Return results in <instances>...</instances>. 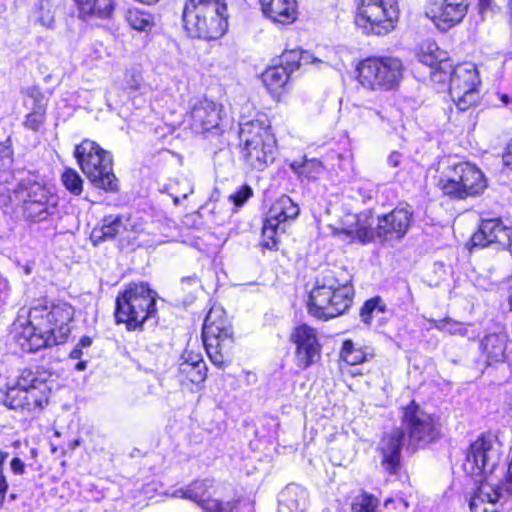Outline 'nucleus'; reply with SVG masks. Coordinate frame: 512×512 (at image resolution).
Returning <instances> with one entry per match:
<instances>
[{
    "mask_svg": "<svg viewBox=\"0 0 512 512\" xmlns=\"http://www.w3.org/2000/svg\"><path fill=\"white\" fill-rule=\"evenodd\" d=\"M3 403L10 409L32 412L42 410L48 401H37L34 403V399L31 398V392L29 390L13 385L7 388Z\"/></svg>",
    "mask_w": 512,
    "mask_h": 512,
    "instance_id": "obj_27",
    "label": "nucleus"
},
{
    "mask_svg": "<svg viewBox=\"0 0 512 512\" xmlns=\"http://www.w3.org/2000/svg\"><path fill=\"white\" fill-rule=\"evenodd\" d=\"M511 229L500 218L482 219L478 230L472 235L473 247H487L493 243L506 246L510 244Z\"/></svg>",
    "mask_w": 512,
    "mask_h": 512,
    "instance_id": "obj_19",
    "label": "nucleus"
},
{
    "mask_svg": "<svg viewBox=\"0 0 512 512\" xmlns=\"http://www.w3.org/2000/svg\"><path fill=\"white\" fill-rule=\"evenodd\" d=\"M74 309L66 302L38 304L30 308L28 320L14 323V338L25 352L59 345L68 339Z\"/></svg>",
    "mask_w": 512,
    "mask_h": 512,
    "instance_id": "obj_1",
    "label": "nucleus"
},
{
    "mask_svg": "<svg viewBox=\"0 0 512 512\" xmlns=\"http://www.w3.org/2000/svg\"><path fill=\"white\" fill-rule=\"evenodd\" d=\"M353 295L351 279L345 271H323L310 291L308 311L318 319L337 317L351 306Z\"/></svg>",
    "mask_w": 512,
    "mask_h": 512,
    "instance_id": "obj_3",
    "label": "nucleus"
},
{
    "mask_svg": "<svg viewBox=\"0 0 512 512\" xmlns=\"http://www.w3.org/2000/svg\"><path fill=\"white\" fill-rule=\"evenodd\" d=\"M74 156L88 180L99 189L107 192L118 191V180L113 172V159L92 140L85 139L75 147Z\"/></svg>",
    "mask_w": 512,
    "mask_h": 512,
    "instance_id": "obj_8",
    "label": "nucleus"
},
{
    "mask_svg": "<svg viewBox=\"0 0 512 512\" xmlns=\"http://www.w3.org/2000/svg\"><path fill=\"white\" fill-rule=\"evenodd\" d=\"M86 368H87V361H79L75 366V369L78 371H84Z\"/></svg>",
    "mask_w": 512,
    "mask_h": 512,
    "instance_id": "obj_59",
    "label": "nucleus"
},
{
    "mask_svg": "<svg viewBox=\"0 0 512 512\" xmlns=\"http://www.w3.org/2000/svg\"><path fill=\"white\" fill-rule=\"evenodd\" d=\"M291 169L299 174L300 176H304L309 180H315L319 177L320 174L324 171V166L321 161L318 159H308L303 163L293 162L291 164Z\"/></svg>",
    "mask_w": 512,
    "mask_h": 512,
    "instance_id": "obj_35",
    "label": "nucleus"
},
{
    "mask_svg": "<svg viewBox=\"0 0 512 512\" xmlns=\"http://www.w3.org/2000/svg\"><path fill=\"white\" fill-rule=\"evenodd\" d=\"M78 17L84 21L106 20L113 16L115 0H74Z\"/></svg>",
    "mask_w": 512,
    "mask_h": 512,
    "instance_id": "obj_24",
    "label": "nucleus"
},
{
    "mask_svg": "<svg viewBox=\"0 0 512 512\" xmlns=\"http://www.w3.org/2000/svg\"><path fill=\"white\" fill-rule=\"evenodd\" d=\"M290 339L296 345L295 358L298 367L307 369L320 359L321 345L314 328L302 324L294 329Z\"/></svg>",
    "mask_w": 512,
    "mask_h": 512,
    "instance_id": "obj_18",
    "label": "nucleus"
},
{
    "mask_svg": "<svg viewBox=\"0 0 512 512\" xmlns=\"http://www.w3.org/2000/svg\"><path fill=\"white\" fill-rule=\"evenodd\" d=\"M10 291L9 283L0 273V301H5Z\"/></svg>",
    "mask_w": 512,
    "mask_h": 512,
    "instance_id": "obj_53",
    "label": "nucleus"
},
{
    "mask_svg": "<svg viewBox=\"0 0 512 512\" xmlns=\"http://www.w3.org/2000/svg\"><path fill=\"white\" fill-rule=\"evenodd\" d=\"M279 65H283L286 71L291 74L301 66V50L292 49L284 51L280 56Z\"/></svg>",
    "mask_w": 512,
    "mask_h": 512,
    "instance_id": "obj_44",
    "label": "nucleus"
},
{
    "mask_svg": "<svg viewBox=\"0 0 512 512\" xmlns=\"http://www.w3.org/2000/svg\"><path fill=\"white\" fill-rule=\"evenodd\" d=\"M502 496V489L492 477H484L470 498L471 512H495V505Z\"/></svg>",
    "mask_w": 512,
    "mask_h": 512,
    "instance_id": "obj_21",
    "label": "nucleus"
},
{
    "mask_svg": "<svg viewBox=\"0 0 512 512\" xmlns=\"http://www.w3.org/2000/svg\"><path fill=\"white\" fill-rule=\"evenodd\" d=\"M402 427L409 445H426L439 435L433 417L412 402L403 411Z\"/></svg>",
    "mask_w": 512,
    "mask_h": 512,
    "instance_id": "obj_15",
    "label": "nucleus"
},
{
    "mask_svg": "<svg viewBox=\"0 0 512 512\" xmlns=\"http://www.w3.org/2000/svg\"><path fill=\"white\" fill-rule=\"evenodd\" d=\"M8 489V483L6 481L5 476L2 474V470H0V507L2 506L5 495Z\"/></svg>",
    "mask_w": 512,
    "mask_h": 512,
    "instance_id": "obj_54",
    "label": "nucleus"
},
{
    "mask_svg": "<svg viewBox=\"0 0 512 512\" xmlns=\"http://www.w3.org/2000/svg\"><path fill=\"white\" fill-rule=\"evenodd\" d=\"M436 50H438L436 44H430L428 46V52L421 53L419 60L429 67H434L438 63V56L435 54Z\"/></svg>",
    "mask_w": 512,
    "mask_h": 512,
    "instance_id": "obj_47",
    "label": "nucleus"
},
{
    "mask_svg": "<svg viewBox=\"0 0 512 512\" xmlns=\"http://www.w3.org/2000/svg\"><path fill=\"white\" fill-rule=\"evenodd\" d=\"M290 77L283 65H275L267 68L262 74V81L268 90L276 92L282 88Z\"/></svg>",
    "mask_w": 512,
    "mask_h": 512,
    "instance_id": "obj_32",
    "label": "nucleus"
},
{
    "mask_svg": "<svg viewBox=\"0 0 512 512\" xmlns=\"http://www.w3.org/2000/svg\"><path fill=\"white\" fill-rule=\"evenodd\" d=\"M125 18L129 26L138 31L148 32L154 26L152 15L138 9H129Z\"/></svg>",
    "mask_w": 512,
    "mask_h": 512,
    "instance_id": "obj_34",
    "label": "nucleus"
},
{
    "mask_svg": "<svg viewBox=\"0 0 512 512\" xmlns=\"http://www.w3.org/2000/svg\"><path fill=\"white\" fill-rule=\"evenodd\" d=\"M10 466L14 474L22 475L25 472V463L18 457L11 460Z\"/></svg>",
    "mask_w": 512,
    "mask_h": 512,
    "instance_id": "obj_52",
    "label": "nucleus"
},
{
    "mask_svg": "<svg viewBox=\"0 0 512 512\" xmlns=\"http://www.w3.org/2000/svg\"><path fill=\"white\" fill-rule=\"evenodd\" d=\"M18 387L29 390L34 403L37 401H48L51 392L47 383V376L38 369H23L15 383Z\"/></svg>",
    "mask_w": 512,
    "mask_h": 512,
    "instance_id": "obj_22",
    "label": "nucleus"
},
{
    "mask_svg": "<svg viewBox=\"0 0 512 512\" xmlns=\"http://www.w3.org/2000/svg\"><path fill=\"white\" fill-rule=\"evenodd\" d=\"M213 487V480L205 479L201 481H195L186 488L176 490L174 492V496L189 499L197 503L203 509V504L211 499L210 490Z\"/></svg>",
    "mask_w": 512,
    "mask_h": 512,
    "instance_id": "obj_29",
    "label": "nucleus"
},
{
    "mask_svg": "<svg viewBox=\"0 0 512 512\" xmlns=\"http://www.w3.org/2000/svg\"><path fill=\"white\" fill-rule=\"evenodd\" d=\"M55 8L50 0H39L36 8L37 22L46 28H53L55 23Z\"/></svg>",
    "mask_w": 512,
    "mask_h": 512,
    "instance_id": "obj_39",
    "label": "nucleus"
},
{
    "mask_svg": "<svg viewBox=\"0 0 512 512\" xmlns=\"http://www.w3.org/2000/svg\"><path fill=\"white\" fill-rule=\"evenodd\" d=\"M125 230L126 225L124 222V216L120 214L107 215L103 217L100 225H97L92 229L90 240L94 246H97L102 242L115 239Z\"/></svg>",
    "mask_w": 512,
    "mask_h": 512,
    "instance_id": "obj_25",
    "label": "nucleus"
},
{
    "mask_svg": "<svg viewBox=\"0 0 512 512\" xmlns=\"http://www.w3.org/2000/svg\"><path fill=\"white\" fill-rule=\"evenodd\" d=\"M221 111L222 106L206 98L197 99L191 106L189 112L190 127L198 134L221 132Z\"/></svg>",
    "mask_w": 512,
    "mask_h": 512,
    "instance_id": "obj_17",
    "label": "nucleus"
},
{
    "mask_svg": "<svg viewBox=\"0 0 512 512\" xmlns=\"http://www.w3.org/2000/svg\"><path fill=\"white\" fill-rule=\"evenodd\" d=\"M240 503V496L233 495L229 500L211 498L203 504L205 512H234L238 509Z\"/></svg>",
    "mask_w": 512,
    "mask_h": 512,
    "instance_id": "obj_38",
    "label": "nucleus"
},
{
    "mask_svg": "<svg viewBox=\"0 0 512 512\" xmlns=\"http://www.w3.org/2000/svg\"><path fill=\"white\" fill-rule=\"evenodd\" d=\"M501 455V445L493 437H479L470 445L463 469L471 476L492 477Z\"/></svg>",
    "mask_w": 512,
    "mask_h": 512,
    "instance_id": "obj_13",
    "label": "nucleus"
},
{
    "mask_svg": "<svg viewBox=\"0 0 512 512\" xmlns=\"http://www.w3.org/2000/svg\"><path fill=\"white\" fill-rule=\"evenodd\" d=\"M507 336L504 333L486 335L481 341L482 352L491 361L501 362L505 359Z\"/></svg>",
    "mask_w": 512,
    "mask_h": 512,
    "instance_id": "obj_30",
    "label": "nucleus"
},
{
    "mask_svg": "<svg viewBox=\"0 0 512 512\" xmlns=\"http://www.w3.org/2000/svg\"><path fill=\"white\" fill-rule=\"evenodd\" d=\"M438 187L444 195L452 199L464 200L481 195L487 188L483 172L470 162H459L449 168Z\"/></svg>",
    "mask_w": 512,
    "mask_h": 512,
    "instance_id": "obj_11",
    "label": "nucleus"
},
{
    "mask_svg": "<svg viewBox=\"0 0 512 512\" xmlns=\"http://www.w3.org/2000/svg\"><path fill=\"white\" fill-rule=\"evenodd\" d=\"M91 344H92V339L88 336H84L80 339L78 346L82 349V348L90 347Z\"/></svg>",
    "mask_w": 512,
    "mask_h": 512,
    "instance_id": "obj_57",
    "label": "nucleus"
},
{
    "mask_svg": "<svg viewBox=\"0 0 512 512\" xmlns=\"http://www.w3.org/2000/svg\"><path fill=\"white\" fill-rule=\"evenodd\" d=\"M397 0H360L355 22L366 33L387 34L398 20Z\"/></svg>",
    "mask_w": 512,
    "mask_h": 512,
    "instance_id": "obj_12",
    "label": "nucleus"
},
{
    "mask_svg": "<svg viewBox=\"0 0 512 512\" xmlns=\"http://www.w3.org/2000/svg\"><path fill=\"white\" fill-rule=\"evenodd\" d=\"M300 213L297 203H295L289 196L282 195L271 205L267 218L274 221L275 225H286L287 222L294 221Z\"/></svg>",
    "mask_w": 512,
    "mask_h": 512,
    "instance_id": "obj_28",
    "label": "nucleus"
},
{
    "mask_svg": "<svg viewBox=\"0 0 512 512\" xmlns=\"http://www.w3.org/2000/svg\"><path fill=\"white\" fill-rule=\"evenodd\" d=\"M386 311V304L379 296L367 300L360 309V317L362 322L367 325L371 324L374 317L383 314Z\"/></svg>",
    "mask_w": 512,
    "mask_h": 512,
    "instance_id": "obj_36",
    "label": "nucleus"
},
{
    "mask_svg": "<svg viewBox=\"0 0 512 512\" xmlns=\"http://www.w3.org/2000/svg\"><path fill=\"white\" fill-rule=\"evenodd\" d=\"M82 355V349L78 345L70 352L71 359H80Z\"/></svg>",
    "mask_w": 512,
    "mask_h": 512,
    "instance_id": "obj_58",
    "label": "nucleus"
},
{
    "mask_svg": "<svg viewBox=\"0 0 512 512\" xmlns=\"http://www.w3.org/2000/svg\"><path fill=\"white\" fill-rule=\"evenodd\" d=\"M401 502L404 504V506H406V507L408 506L407 502H405L403 500H401Z\"/></svg>",
    "mask_w": 512,
    "mask_h": 512,
    "instance_id": "obj_63",
    "label": "nucleus"
},
{
    "mask_svg": "<svg viewBox=\"0 0 512 512\" xmlns=\"http://www.w3.org/2000/svg\"><path fill=\"white\" fill-rule=\"evenodd\" d=\"M478 10L484 19L488 13L493 11V0H478Z\"/></svg>",
    "mask_w": 512,
    "mask_h": 512,
    "instance_id": "obj_51",
    "label": "nucleus"
},
{
    "mask_svg": "<svg viewBox=\"0 0 512 512\" xmlns=\"http://www.w3.org/2000/svg\"><path fill=\"white\" fill-rule=\"evenodd\" d=\"M279 232L284 233L285 227L281 225H275L274 221H270L269 218H265L262 227V246L268 249H274L278 244Z\"/></svg>",
    "mask_w": 512,
    "mask_h": 512,
    "instance_id": "obj_37",
    "label": "nucleus"
},
{
    "mask_svg": "<svg viewBox=\"0 0 512 512\" xmlns=\"http://www.w3.org/2000/svg\"><path fill=\"white\" fill-rule=\"evenodd\" d=\"M52 452L55 453L57 452V449L55 447L52 448Z\"/></svg>",
    "mask_w": 512,
    "mask_h": 512,
    "instance_id": "obj_64",
    "label": "nucleus"
},
{
    "mask_svg": "<svg viewBox=\"0 0 512 512\" xmlns=\"http://www.w3.org/2000/svg\"><path fill=\"white\" fill-rule=\"evenodd\" d=\"M470 6L469 0H427L425 15L441 31L462 22Z\"/></svg>",
    "mask_w": 512,
    "mask_h": 512,
    "instance_id": "obj_16",
    "label": "nucleus"
},
{
    "mask_svg": "<svg viewBox=\"0 0 512 512\" xmlns=\"http://www.w3.org/2000/svg\"><path fill=\"white\" fill-rule=\"evenodd\" d=\"M0 207L5 213H19L25 221H48L59 213V197L52 189L32 178L0 184Z\"/></svg>",
    "mask_w": 512,
    "mask_h": 512,
    "instance_id": "obj_2",
    "label": "nucleus"
},
{
    "mask_svg": "<svg viewBox=\"0 0 512 512\" xmlns=\"http://www.w3.org/2000/svg\"><path fill=\"white\" fill-rule=\"evenodd\" d=\"M202 339L211 362L217 367H222L234 343L231 324L222 308L213 307L206 315Z\"/></svg>",
    "mask_w": 512,
    "mask_h": 512,
    "instance_id": "obj_10",
    "label": "nucleus"
},
{
    "mask_svg": "<svg viewBox=\"0 0 512 512\" xmlns=\"http://www.w3.org/2000/svg\"><path fill=\"white\" fill-rule=\"evenodd\" d=\"M156 292L146 283H133L116 298V323H125L128 330H136L156 314Z\"/></svg>",
    "mask_w": 512,
    "mask_h": 512,
    "instance_id": "obj_7",
    "label": "nucleus"
},
{
    "mask_svg": "<svg viewBox=\"0 0 512 512\" xmlns=\"http://www.w3.org/2000/svg\"><path fill=\"white\" fill-rule=\"evenodd\" d=\"M240 155L251 170L263 171L275 160L276 138L266 118L240 123Z\"/></svg>",
    "mask_w": 512,
    "mask_h": 512,
    "instance_id": "obj_5",
    "label": "nucleus"
},
{
    "mask_svg": "<svg viewBox=\"0 0 512 512\" xmlns=\"http://www.w3.org/2000/svg\"><path fill=\"white\" fill-rule=\"evenodd\" d=\"M392 502H393V499L388 498V499H386V500H385V502H384V506H385V507H388V505H389L390 503H392Z\"/></svg>",
    "mask_w": 512,
    "mask_h": 512,
    "instance_id": "obj_60",
    "label": "nucleus"
},
{
    "mask_svg": "<svg viewBox=\"0 0 512 512\" xmlns=\"http://www.w3.org/2000/svg\"><path fill=\"white\" fill-rule=\"evenodd\" d=\"M180 363H189L191 366L206 364L200 354H196L190 351H185L182 354Z\"/></svg>",
    "mask_w": 512,
    "mask_h": 512,
    "instance_id": "obj_49",
    "label": "nucleus"
},
{
    "mask_svg": "<svg viewBox=\"0 0 512 512\" xmlns=\"http://www.w3.org/2000/svg\"><path fill=\"white\" fill-rule=\"evenodd\" d=\"M184 27L194 38L218 39L227 30V5L222 0H187L183 9Z\"/></svg>",
    "mask_w": 512,
    "mask_h": 512,
    "instance_id": "obj_6",
    "label": "nucleus"
},
{
    "mask_svg": "<svg viewBox=\"0 0 512 512\" xmlns=\"http://www.w3.org/2000/svg\"><path fill=\"white\" fill-rule=\"evenodd\" d=\"M359 83L373 91H390L397 88L403 78L404 67L395 57H369L357 66Z\"/></svg>",
    "mask_w": 512,
    "mask_h": 512,
    "instance_id": "obj_9",
    "label": "nucleus"
},
{
    "mask_svg": "<svg viewBox=\"0 0 512 512\" xmlns=\"http://www.w3.org/2000/svg\"><path fill=\"white\" fill-rule=\"evenodd\" d=\"M308 506V493L297 484L287 485L278 495V512H304Z\"/></svg>",
    "mask_w": 512,
    "mask_h": 512,
    "instance_id": "obj_26",
    "label": "nucleus"
},
{
    "mask_svg": "<svg viewBox=\"0 0 512 512\" xmlns=\"http://www.w3.org/2000/svg\"><path fill=\"white\" fill-rule=\"evenodd\" d=\"M401 162V154L398 152H392L388 157V164L391 167H398Z\"/></svg>",
    "mask_w": 512,
    "mask_h": 512,
    "instance_id": "obj_56",
    "label": "nucleus"
},
{
    "mask_svg": "<svg viewBox=\"0 0 512 512\" xmlns=\"http://www.w3.org/2000/svg\"><path fill=\"white\" fill-rule=\"evenodd\" d=\"M374 349L370 346H359L352 340L342 344L340 356L349 365H358L374 357Z\"/></svg>",
    "mask_w": 512,
    "mask_h": 512,
    "instance_id": "obj_31",
    "label": "nucleus"
},
{
    "mask_svg": "<svg viewBox=\"0 0 512 512\" xmlns=\"http://www.w3.org/2000/svg\"><path fill=\"white\" fill-rule=\"evenodd\" d=\"M133 88L138 89V88H139V84H138V83H137V84H135V85L133 86Z\"/></svg>",
    "mask_w": 512,
    "mask_h": 512,
    "instance_id": "obj_62",
    "label": "nucleus"
},
{
    "mask_svg": "<svg viewBox=\"0 0 512 512\" xmlns=\"http://www.w3.org/2000/svg\"><path fill=\"white\" fill-rule=\"evenodd\" d=\"M263 14L275 23L291 24L297 18L296 0H259Z\"/></svg>",
    "mask_w": 512,
    "mask_h": 512,
    "instance_id": "obj_23",
    "label": "nucleus"
},
{
    "mask_svg": "<svg viewBox=\"0 0 512 512\" xmlns=\"http://www.w3.org/2000/svg\"><path fill=\"white\" fill-rule=\"evenodd\" d=\"M178 371L181 382L187 380L193 384H200L207 377L206 364L191 366L189 363H179Z\"/></svg>",
    "mask_w": 512,
    "mask_h": 512,
    "instance_id": "obj_33",
    "label": "nucleus"
},
{
    "mask_svg": "<svg viewBox=\"0 0 512 512\" xmlns=\"http://www.w3.org/2000/svg\"><path fill=\"white\" fill-rule=\"evenodd\" d=\"M10 498H11L12 500H14V499L16 498V495H15V494H11V495H10Z\"/></svg>",
    "mask_w": 512,
    "mask_h": 512,
    "instance_id": "obj_61",
    "label": "nucleus"
},
{
    "mask_svg": "<svg viewBox=\"0 0 512 512\" xmlns=\"http://www.w3.org/2000/svg\"><path fill=\"white\" fill-rule=\"evenodd\" d=\"M404 439V431L398 428L385 434L379 442L378 451L382 457L381 465L390 474L397 473L400 467L401 450Z\"/></svg>",
    "mask_w": 512,
    "mask_h": 512,
    "instance_id": "obj_20",
    "label": "nucleus"
},
{
    "mask_svg": "<svg viewBox=\"0 0 512 512\" xmlns=\"http://www.w3.org/2000/svg\"><path fill=\"white\" fill-rule=\"evenodd\" d=\"M45 119V105L37 104L31 113L26 117L25 126L37 131Z\"/></svg>",
    "mask_w": 512,
    "mask_h": 512,
    "instance_id": "obj_45",
    "label": "nucleus"
},
{
    "mask_svg": "<svg viewBox=\"0 0 512 512\" xmlns=\"http://www.w3.org/2000/svg\"><path fill=\"white\" fill-rule=\"evenodd\" d=\"M411 207H396L390 213L378 218L376 230L373 229V218L367 213L348 215L343 227L337 232L344 233L352 240L361 243L371 242L375 235L382 241L399 240L407 233L412 222Z\"/></svg>",
    "mask_w": 512,
    "mask_h": 512,
    "instance_id": "obj_4",
    "label": "nucleus"
},
{
    "mask_svg": "<svg viewBox=\"0 0 512 512\" xmlns=\"http://www.w3.org/2000/svg\"><path fill=\"white\" fill-rule=\"evenodd\" d=\"M253 194L252 188L248 185L241 186L235 193L229 196V199L235 206L243 205Z\"/></svg>",
    "mask_w": 512,
    "mask_h": 512,
    "instance_id": "obj_46",
    "label": "nucleus"
},
{
    "mask_svg": "<svg viewBox=\"0 0 512 512\" xmlns=\"http://www.w3.org/2000/svg\"><path fill=\"white\" fill-rule=\"evenodd\" d=\"M171 197L173 198L174 204H179L181 199H186L190 194L193 193V185L188 179H182L175 181L174 184L170 185Z\"/></svg>",
    "mask_w": 512,
    "mask_h": 512,
    "instance_id": "obj_43",
    "label": "nucleus"
},
{
    "mask_svg": "<svg viewBox=\"0 0 512 512\" xmlns=\"http://www.w3.org/2000/svg\"><path fill=\"white\" fill-rule=\"evenodd\" d=\"M480 84L478 70L473 63L457 65L451 73L449 93L459 111H465L479 99Z\"/></svg>",
    "mask_w": 512,
    "mask_h": 512,
    "instance_id": "obj_14",
    "label": "nucleus"
},
{
    "mask_svg": "<svg viewBox=\"0 0 512 512\" xmlns=\"http://www.w3.org/2000/svg\"><path fill=\"white\" fill-rule=\"evenodd\" d=\"M430 323L432 328L438 329L440 331H445L451 335H460L464 337L468 333L467 326L457 321H454L450 318L441 320H430Z\"/></svg>",
    "mask_w": 512,
    "mask_h": 512,
    "instance_id": "obj_41",
    "label": "nucleus"
},
{
    "mask_svg": "<svg viewBox=\"0 0 512 512\" xmlns=\"http://www.w3.org/2000/svg\"><path fill=\"white\" fill-rule=\"evenodd\" d=\"M181 285L182 289L186 290L189 288H197L201 286L200 279L196 276V274H193L191 276L183 277L181 279Z\"/></svg>",
    "mask_w": 512,
    "mask_h": 512,
    "instance_id": "obj_50",
    "label": "nucleus"
},
{
    "mask_svg": "<svg viewBox=\"0 0 512 512\" xmlns=\"http://www.w3.org/2000/svg\"><path fill=\"white\" fill-rule=\"evenodd\" d=\"M61 181L64 187L73 195H80L83 191V180L77 171L67 168L62 176Z\"/></svg>",
    "mask_w": 512,
    "mask_h": 512,
    "instance_id": "obj_42",
    "label": "nucleus"
},
{
    "mask_svg": "<svg viewBox=\"0 0 512 512\" xmlns=\"http://www.w3.org/2000/svg\"><path fill=\"white\" fill-rule=\"evenodd\" d=\"M502 158L504 165L512 168V140L508 143Z\"/></svg>",
    "mask_w": 512,
    "mask_h": 512,
    "instance_id": "obj_55",
    "label": "nucleus"
},
{
    "mask_svg": "<svg viewBox=\"0 0 512 512\" xmlns=\"http://www.w3.org/2000/svg\"><path fill=\"white\" fill-rule=\"evenodd\" d=\"M379 505L377 497L364 492L354 499L352 512H380Z\"/></svg>",
    "mask_w": 512,
    "mask_h": 512,
    "instance_id": "obj_40",
    "label": "nucleus"
},
{
    "mask_svg": "<svg viewBox=\"0 0 512 512\" xmlns=\"http://www.w3.org/2000/svg\"><path fill=\"white\" fill-rule=\"evenodd\" d=\"M308 64L315 65L317 68L328 65L327 62L315 57L310 52L301 50V66Z\"/></svg>",
    "mask_w": 512,
    "mask_h": 512,
    "instance_id": "obj_48",
    "label": "nucleus"
}]
</instances>
